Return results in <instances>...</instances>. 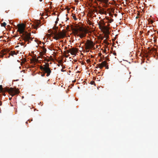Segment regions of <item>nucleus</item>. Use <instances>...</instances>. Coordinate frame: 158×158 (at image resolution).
I'll return each instance as SVG.
<instances>
[{"instance_id": "1", "label": "nucleus", "mask_w": 158, "mask_h": 158, "mask_svg": "<svg viewBox=\"0 0 158 158\" xmlns=\"http://www.w3.org/2000/svg\"><path fill=\"white\" fill-rule=\"evenodd\" d=\"M18 29L17 31L20 34H22V38L25 41H28V42H31L30 40H32L33 38L31 37V33H28L25 31V29L26 27V25L23 23L19 24L17 25Z\"/></svg>"}, {"instance_id": "2", "label": "nucleus", "mask_w": 158, "mask_h": 158, "mask_svg": "<svg viewBox=\"0 0 158 158\" xmlns=\"http://www.w3.org/2000/svg\"><path fill=\"white\" fill-rule=\"evenodd\" d=\"M0 91L2 93L5 92H7L12 96H14L15 94H18L19 93V91L18 89H14L12 88L6 87L3 88L2 86L0 85Z\"/></svg>"}, {"instance_id": "3", "label": "nucleus", "mask_w": 158, "mask_h": 158, "mask_svg": "<svg viewBox=\"0 0 158 158\" xmlns=\"http://www.w3.org/2000/svg\"><path fill=\"white\" fill-rule=\"evenodd\" d=\"M66 31L65 30H63L61 32L57 33L56 31L53 32L52 31V34L53 35L52 37L53 39L58 40L60 38H63L66 35Z\"/></svg>"}, {"instance_id": "4", "label": "nucleus", "mask_w": 158, "mask_h": 158, "mask_svg": "<svg viewBox=\"0 0 158 158\" xmlns=\"http://www.w3.org/2000/svg\"><path fill=\"white\" fill-rule=\"evenodd\" d=\"M95 45V44L92 41L88 40L85 44V49H88L93 48Z\"/></svg>"}, {"instance_id": "5", "label": "nucleus", "mask_w": 158, "mask_h": 158, "mask_svg": "<svg viewBox=\"0 0 158 158\" xmlns=\"http://www.w3.org/2000/svg\"><path fill=\"white\" fill-rule=\"evenodd\" d=\"M45 73H47L46 76L48 77L50 75L51 73V70L49 68V64L48 63H46L45 64V68L44 71Z\"/></svg>"}, {"instance_id": "6", "label": "nucleus", "mask_w": 158, "mask_h": 158, "mask_svg": "<svg viewBox=\"0 0 158 158\" xmlns=\"http://www.w3.org/2000/svg\"><path fill=\"white\" fill-rule=\"evenodd\" d=\"M97 1L100 2V4L102 5V6L104 7H108V3L109 0H96Z\"/></svg>"}, {"instance_id": "7", "label": "nucleus", "mask_w": 158, "mask_h": 158, "mask_svg": "<svg viewBox=\"0 0 158 158\" xmlns=\"http://www.w3.org/2000/svg\"><path fill=\"white\" fill-rule=\"evenodd\" d=\"M107 64V63L105 61H104L101 64H98L99 66V68L100 69H102L103 67L106 66Z\"/></svg>"}, {"instance_id": "8", "label": "nucleus", "mask_w": 158, "mask_h": 158, "mask_svg": "<svg viewBox=\"0 0 158 158\" xmlns=\"http://www.w3.org/2000/svg\"><path fill=\"white\" fill-rule=\"evenodd\" d=\"M40 23L39 22H37L35 23L34 24L32 25V26L34 28L37 30V28L40 26Z\"/></svg>"}, {"instance_id": "9", "label": "nucleus", "mask_w": 158, "mask_h": 158, "mask_svg": "<svg viewBox=\"0 0 158 158\" xmlns=\"http://www.w3.org/2000/svg\"><path fill=\"white\" fill-rule=\"evenodd\" d=\"M77 51V49L74 48H73L72 49H71V54L72 55H76L75 52Z\"/></svg>"}, {"instance_id": "10", "label": "nucleus", "mask_w": 158, "mask_h": 158, "mask_svg": "<svg viewBox=\"0 0 158 158\" xmlns=\"http://www.w3.org/2000/svg\"><path fill=\"white\" fill-rule=\"evenodd\" d=\"M102 24L103 25V26L102 25L100 24H98L100 29H106V27L105 26V23H104V22H103Z\"/></svg>"}, {"instance_id": "11", "label": "nucleus", "mask_w": 158, "mask_h": 158, "mask_svg": "<svg viewBox=\"0 0 158 158\" xmlns=\"http://www.w3.org/2000/svg\"><path fill=\"white\" fill-rule=\"evenodd\" d=\"M73 30L76 32H77L78 31H81L82 29L81 27H79L78 28H75Z\"/></svg>"}, {"instance_id": "12", "label": "nucleus", "mask_w": 158, "mask_h": 158, "mask_svg": "<svg viewBox=\"0 0 158 158\" xmlns=\"http://www.w3.org/2000/svg\"><path fill=\"white\" fill-rule=\"evenodd\" d=\"M9 51L8 49H3L1 51V52L2 53L3 55H4L5 52H8Z\"/></svg>"}, {"instance_id": "13", "label": "nucleus", "mask_w": 158, "mask_h": 158, "mask_svg": "<svg viewBox=\"0 0 158 158\" xmlns=\"http://www.w3.org/2000/svg\"><path fill=\"white\" fill-rule=\"evenodd\" d=\"M10 55L13 56L14 55H17V53H16L15 51H11L10 52Z\"/></svg>"}, {"instance_id": "14", "label": "nucleus", "mask_w": 158, "mask_h": 158, "mask_svg": "<svg viewBox=\"0 0 158 158\" xmlns=\"http://www.w3.org/2000/svg\"><path fill=\"white\" fill-rule=\"evenodd\" d=\"M45 68V64L43 66H41L40 67V69L42 71H44V68Z\"/></svg>"}, {"instance_id": "15", "label": "nucleus", "mask_w": 158, "mask_h": 158, "mask_svg": "<svg viewBox=\"0 0 158 158\" xmlns=\"http://www.w3.org/2000/svg\"><path fill=\"white\" fill-rule=\"evenodd\" d=\"M42 48L43 50L42 52H43L44 53H45L46 52V49L44 47H43Z\"/></svg>"}, {"instance_id": "16", "label": "nucleus", "mask_w": 158, "mask_h": 158, "mask_svg": "<svg viewBox=\"0 0 158 158\" xmlns=\"http://www.w3.org/2000/svg\"><path fill=\"white\" fill-rule=\"evenodd\" d=\"M6 25V23L4 22L1 24V26L2 27H5Z\"/></svg>"}, {"instance_id": "17", "label": "nucleus", "mask_w": 158, "mask_h": 158, "mask_svg": "<svg viewBox=\"0 0 158 158\" xmlns=\"http://www.w3.org/2000/svg\"><path fill=\"white\" fill-rule=\"evenodd\" d=\"M73 19L75 20H77V19L76 18V16H75V15L74 14H73Z\"/></svg>"}, {"instance_id": "18", "label": "nucleus", "mask_w": 158, "mask_h": 158, "mask_svg": "<svg viewBox=\"0 0 158 158\" xmlns=\"http://www.w3.org/2000/svg\"><path fill=\"white\" fill-rule=\"evenodd\" d=\"M85 35L82 34L80 35H79V36L81 38H83V37H85Z\"/></svg>"}, {"instance_id": "19", "label": "nucleus", "mask_w": 158, "mask_h": 158, "mask_svg": "<svg viewBox=\"0 0 158 158\" xmlns=\"http://www.w3.org/2000/svg\"><path fill=\"white\" fill-rule=\"evenodd\" d=\"M45 53H44L43 52H41L40 53V56L41 57H42L43 56L44 54Z\"/></svg>"}, {"instance_id": "20", "label": "nucleus", "mask_w": 158, "mask_h": 158, "mask_svg": "<svg viewBox=\"0 0 158 158\" xmlns=\"http://www.w3.org/2000/svg\"><path fill=\"white\" fill-rule=\"evenodd\" d=\"M37 60L38 61V59H39V58H41V59H43V58H45V57H44V56H42V57H41V56H38V57H37Z\"/></svg>"}, {"instance_id": "21", "label": "nucleus", "mask_w": 158, "mask_h": 158, "mask_svg": "<svg viewBox=\"0 0 158 158\" xmlns=\"http://www.w3.org/2000/svg\"><path fill=\"white\" fill-rule=\"evenodd\" d=\"M58 27L56 26L55 27H53V29H54V30H56V29H58Z\"/></svg>"}, {"instance_id": "22", "label": "nucleus", "mask_w": 158, "mask_h": 158, "mask_svg": "<svg viewBox=\"0 0 158 158\" xmlns=\"http://www.w3.org/2000/svg\"><path fill=\"white\" fill-rule=\"evenodd\" d=\"M114 21V20L113 19H110L109 21V22L110 23H111L112 22H113Z\"/></svg>"}, {"instance_id": "23", "label": "nucleus", "mask_w": 158, "mask_h": 158, "mask_svg": "<svg viewBox=\"0 0 158 158\" xmlns=\"http://www.w3.org/2000/svg\"><path fill=\"white\" fill-rule=\"evenodd\" d=\"M86 62L87 63H89L90 62V60L89 59H88L86 60Z\"/></svg>"}, {"instance_id": "24", "label": "nucleus", "mask_w": 158, "mask_h": 158, "mask_svg": "<svg viewBox=\"0 0 158 158\" xmlns=\"http://www.w3.org/2000/svg\"><path fill=\"white\" fill-rule=\"evenodd\" d=\"M69 25H67L66 29L67 30H68V29L69 28Z\"/></svg>"}, {"instance_id": "25", "label": "nucleus", "mask_w": 158, "mask_h": 158, "mask_svg": "<svg viewBox=\"0 0 158 158\" xmlns=\"http://www.w3.org/2000/svg\"><path fill=\"white\" fill-rule=\"evenodd\" d=\"M67 52H68V53H69L70 52H71V49H70V50H67Z\"/></svg>"}, {"instance_id": "26", "label": "nucleus", "mask_w": 158, "mask_h": 158, "mask_svg": "<svg viewBox=\"0 0 158 158\" xmlns=\"http://www.w3.org/2000/svg\"><path fill=\"white\" fill-rule=\"evenodd\" d=\"M20 44H21V45L23 46V45H24V43L22 42V43H20Z\"/></svg>"}, {"instance_id": "27", "label": "nucleus", "mask_w": 158, "mask_h": 158, "mask_svg": "<svg viewBox=\"0 0 158 158\" xmlns=\"http://www.w3.org/2000/svg\"><path fill=\"white\" fill-rule=\"evenodd\" d=\"M105 67H106V69H108L109 68V67H108V65H106V66H105Z\"/></svg>"}, {"instance_id": "28", "label": "nucleus", "mask_w": 158, "mask_h": 158, "mask_svg": "<svg viewBox=\"0 0 158 158\" xmlns=\"http://www.w3.org/2000/svg\"><path fill=\"white\" fill-rule=\"evenodd\" d=\"M113 54L114 56H116V53L115 52H114Z\"/></svg>"}, {"instance_id": "29", "label": "nucleus", "mask_w": 158, "mask_h": 158, "mask_svg": "<svg viewBox=\"0 0 158 158\" xmlns=\"http://www.w3.org/2000/svg\"><path fill=\"white\" fill-rule=\"evenodd\" d=\"M94 83V81H91V84H93V83Z\"/></svg>"}, {"instance_id": "30", "label": "nucleus", "mask_w": 158, "mask_h": 158, "mask_svg": "<svg viewBox=\"0 0 158 158\" xmlns=\"http://www.w3.org/2000/svg\"><path fill=\"white\" fill-rule=\"evenodd\" d=\"M45 73H44V74H42L41 76L43 77L45 75Z\"/></svg>"}, {"instance_id": "31", "label": "nucleus", "mask_w": 158, "mask_h": 158, "mask_svg": "<svg viewBox=\"0 0 158 158\" xmlns=\"http://www.w3.org/2000/svg\"><path fill=\"white\" fill-rule=\"evenodd\" d=\"M97 65L98 66H97V67H96V68H98V67H99V65H98V64H97Z\"/></svg>"}, {"instance_id": "32", "label": "nucleus", "mask_w": 158, "mask_h": 158, "mask_svg": "<svg viewBox=\"0 0 158 158\" xmlns=\"http://www.w3.org/2000/svg\"><path fill=\"white\" fill-rule=\"evenodd\" d=\"M61 71L62 72H64V70L63 69H61Z\"/></svg>"}, {"instance_id": "33", "label": "nucleus", "mask_w": 158, "mask_h": 158, "mask_svg": "<svg viewBox=\"0 0 158 158\" xmlns=\"http://www.w3.org/2000/svg\"><path fill=\"white\" fill-rule=\"evenodd\" d=\"M104 42L105 43H106V39L104 40Z\"/></svg>"}, {"instance_id": "34", "label": "nucleus", "mask_w": 158, "mask_h": 158, "mask_svg": "<svg viewBox=\"0 0 158 158\" xmlns=\"http://www.w3.org/2000/svg\"><path fill=\"white\" fill-rule=\"evenodd\" d=\"M89 25H91V24H92L91 23V22H90L89 23Z\"/></svg>"}, {"instance_id": "35", "label": "nucleus", "mask_w": 158, "mask_h": 158, "mask_svg": "<svg viewBox=\"0 0 158 158\" xmlns=\"http://www.w3.org/2000/svg\"><path fill=\"white\" fill-rule=\"evenodd\" d=\"M106 50H104V53L106 52Z\"/></svg>"}, {"instance_id": "36", "label": "nucleus", "mask_w": 158, "mask_h": 158, "mask_svg": "<svg viewBox=\"0 0 158 158\" xmlns=\"http://www.w3.org/2000/svg\"><path fill=\"white\" fill-rule=\"evenodd\" d=\"M98 6V8H100H100H101V7L100 6Z\"/></svg>"}, {"instance_id": "37", "label": "nucleus", "mask_w": 158, "mask_h": 158, "mask_svg": "<svg viewBox=\"0 0 158 158\" xmlns=\"http://www.w3.org/2000/svg\"><path fill=\"white\" fill-rule=\"evenodd\" d=\"M2 37V36H0V39Z\"/></svg>"}, {"instance_id": "38", "label": "nucleus", "mask_w": 158, "mask_h": 158, "mask_svg": "<svg viewBox=\"0 0 158 158\" xmlns=\"http://www.w3.org/2000/svg\"><path fill=\"white\" fill-rule=\"evenodd\" d=\"M17 53H19V51H17Z\"/></svg>"}, {"instance_id": "39", "label": "nucleus", "mask_w": 158, "mask_h": 158, "mask_svg": "<svg viewBox=\"0 0 158 158\" xmlns=\"http://www.w3.org/2000/svg\"><path fill=\"white\" fill-rule=\"evenodd\" d=\"M42 44H43V45H44V44H45V43H44V42H43V43H42Z\"/></svg>"}, {"instance_id": "40", "label": "nucleus", "mask_w": 158, "mask_h": 158, "mask_svg": "<svg viewBox=\"0 0 158 158\" xmlns=\"http://www.w3.org/2000/svg\"><path fill=\"white\" fill-rule=\"evenodd\" d=\"M2 102H1L0 103V106H1L2 105Z\"/></svg>"}, {"instance_id": "41", "label": "nucleus", "mask_w": 158, "mask_h": 158, "mask_svg": "<svg viewBox=\"0 0 158 158\" xmlns=\"http://www.w3.org/2000/svg\"><path fill=\"white\" fill-rule=\"evenodd\" d=\"M114 15H115V16H117V14H114Z\"/></svg>"}, {"instance_id": "42", "label": "nucleus", "mask_w": 158, "mask_h": 158, "mask_svg": "<svg viewBox=\"0 0 158 158\" xmlns=\"http://www.w3.org/2000/svg\"><path fill=\"white\" fill-rule=\"evenodd\" d=\"M49 61V60H47V62H48V61Z\"/></svg>"}, {"instance_id": "43", "label": "nucleus", "mask_w": 158, "mask_h": 158, "mask_svg": "<svg viewBox=\"0 0 158 158\" xmlns=\"http://www.w3.org/2000/svg\"><path fill=\"white\" fill-rule=\"evenodd\" d=\"M42 0H40V2H41L42 1Z\"/></svg>"}, {"instance_id": "44", "label": "nucleus", "mask_w": 158, "mask_h": 158, "mask_svg": "<svg viewBox=\"0 0 158 158\" xmlns=\"http://www.w3.org/2000/svg\"><path fill=\"white\" fill-rule=\"evenodd\" d=\"M96 3L97 4H98V3H97V2H96Z\"/></svg>"}, {"instance_id": "45", "label": "nucleus", "mask_w": 158, "mask_h": 158, "mask_svg": "<svg viewBox=\"0 0 158 158\" xmlns=\"http://www.w3.org/2000/svg\"><path fill=\"white\" fill-rule=\"evenodd\" d=\"M55 23H57V21H56V22H55Z\"/></svg>"}, {"instance_id": "46", "label": "nucleus", "mask_w": 158, "mask_h": 158, "mask_svg": "<svg viewBox=\"0 0 158 158\" xmlns=\"http://www.w3.org/2000/svg\"><path fill=\"white\" fill-rule=\"evenodd\" d=\"M153 51H156V50L155 49H154V50Z\"/></svg>"}, {"instance_id": "47", "label": "nucleus", "mask_w": 158, "mask_h": 158, "mask_svg": "<svg viewBox=\"0 0 158 158\" xmlns=\"http://www.w3.org/2000/svg\"><path fill=\"white\" fill-rule=\"evenodd\" d=\"M19 46H16V47H18Z\"/></svg>"}, {"instance_id": "48", "label": "nucleus", "mask_w": 158, "mask_h": 158, "mask_svg": "<svg viewBox=\"0 0 158 158\" xmlns=\"http://www.w3.org/2000/svg\"><path fill=\"white\" fill-rule=\"evenodd\" d=\"M3 95H5V94H3Z\"/></svg>"}, {"instance_id": "49", "label": "nucleus", "mask_w": 158, "mask_h": 158, "mask_svg": "<svg viewBox=\"0 0 158 158\" xmlns=\"http://www.w3.org/2000/svg\"><path fill=\"white\" fill-rule=\"evenodd\" d=\"M24 98V97H23H23H22V98Z\"/></svg>"}, {"instance_id": "50", "label": "nucleus", "mask_w": 158, "mask_h": 158, "mask_svg": "<svg viewBox=\"0 0 158 158\" xmlns=\"http://www.w3.org/2000/svg\"><path fill=\"white\" fill-rule=\"evenodd\" d=\"M57 19H58V18L57 19Z\"/></svg>"}, {"instance_id": "51", "label": "nucleus", "mask_w": 158, "mask_h": 158, "mask_svg": "<svg viewBox=\"0 0 158 158\" xmlns=\"http://www.w3.org/2000/svg\"><path fill=\"white\" fill-rule=\"evenodd\" d=\"M3 55L2 56V57H3Z\"/></svg>"}]
</instances>
